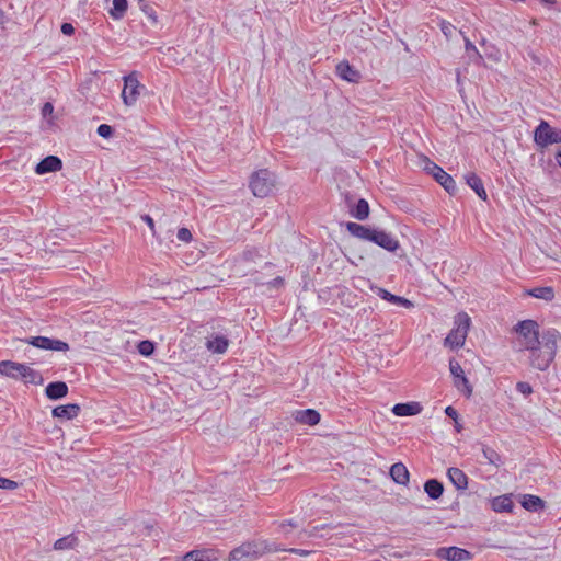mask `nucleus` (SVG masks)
Wrapping results in <instances>:
<instances>
[{
  "instance_id": "obj_1",
  "label": "nucleus",
  "mask_w": 561,
  "mask_h": 561,
  "mask_svg": "<svg viewBox=\"0 0 561 561\" xmlns=\"http://www.w3.org/2000/svg\"><path fill=\"white\" fill-rule=\"evenodd\" d=\"M513 331L516 333L517 350L528 352L529 367L546 371L554 360L561 345V333L554 329H548L540 333L539 324L530 319L518 321Z\"/></svg>"
},
{
  "instance_id": "obj_2",
  "label": "nucleus",
  "mask_w": 561,
  "mask_h": 561,
  "mask_svg": "<svg viewBox=\"0 0 561 561\" xmlns=\"http://www.w3.org/2000/svg\"><path fill=\"white\" fill-rule=\"evenodd\" d=\"M279 550H285V548L275 541L257 538L243 542L231 550L229 561H255L267 553L277 552Z\"/></svg>"
},
{
  "instance_id": "obj_3",
  "label": "nucleus",
  "mask_w": 561,
  "mask_h": 561,
  "mask_svg": "<svg viewBox=\"0 0 561 561\" xmlns=\"http://www.w3.org/2000/svg\"><path fill=\"white\" fill-rule=\"evenodd\" d=\"M0 374L14 380H22L25 383L42 385L44 381L39 371L27 364L12 360L0 362Z\"/></svg>"
},
{
  "instance_id": "obj_4",
  "label": "nucleus",
  "mask_w": 561,
  "mask_h": 561,
  "mask_svg": "<svg viewBox=\"0 0 561 561\" xmlns=\"http://www.w3.org/2000/svg\"><path fill=\"white\" fill-rule=\"evenodd\" d=\"M276 186V175L268 169H260L250 176L249 187L255 197L268 196Z\"/></svg>"
},
{
  "instance_id": "obj_5",
  "label": "nucleus",
  "mask_w": 561,
  "mask_h": 561,
  "mask_svg": "<svg viewBox=\"0 0 561 561\" xmlns=\"http://www.w3.org/2000/svg\"><path fill=\"white\" fill-rule=\"evenodd\" d=\"M470 323V317L466 312L458 313L454 319V328L446 336L444 344L453 350L462 347Z\"/></svg>"
},
{
  "instance_id": "obj_6",
  "label": "nucleus",
  "mask_w": 561,
  "mask_h": 561,
  "mask_svg": "<svg viewBox=\"0 0 561 561\" xmlns=\"http://www.w3.org/2000/svg\"><path fill=\"white\" fill-rule=\"evenodd\" d=\"M534 140L541 148L553 144H561V129L552 127L546 121H541L534 131Z\"/></svg>"
},
{
  "instance_id": "obj_7",
  "label": "nucleus",
  "mask_w": 561,
  "mask_h": 561,
  "mask_svg": "<svg viewBox=\"0 0 561 561\" xmlns=\"http://www.w3.org/2000/svg\"><path fill=\"white\" fill-rule=\"evenodd\" d=\"M138 72L133 71L124 77V88L122 91V99L125 105L133 106L136 104L140 90L145 87L139 82Z\"/></svg>"
},
{
  "instance_id": "obj_8",
  "label": "nucleus",
  "mask_w": 561,
  "mask_h": 561,
  "mask_svg": "<svg viewBox=\"0 0 561 561\" xmlns=\"http://www.w3.org/2000/svg\"><path fill=\"white\" fill-rule=\"evenodd\" d=\"M424 170L432 174L434 179L448 192L454 193L457 188L455 180L443 170L439 165L431 161L430 159H425Z\"/></svg>"
},
{
  "instance_id": "obj_9",
  "label": "nucleus",
  "mask_w": 561,
  "mask_h": 561,
  "mask_svg": "<svg viewBox=\"0 0 561 561\" xmlns=\"http://www.w3.org/2000/svg\"><path fill=\"white\" fill-rule=\"evenodd\" d=\"M370 241L389 252H394L400 247L396 237L378 229H374Z\"/></svg>"
},
{
  "instance_id": "obj_10",
  "label": "nucleus",
  "mask_w": 561,
  "mask_h": 561,
  "mask_svg": "<svg viewBox=\"0 0 561 561\" xmlns=\"http://www.w3.org/2000/svg\"><path fill=\"white\" fill-rule=\"evenodd\" d=\"M437 557L448 561H468L471 559L472 554L462 548L448 547L438 549Z\"/></svg>"
},
{
  "instance_id": "obj_11",
  "label": "nucleus",
  "mask_w": 561,
  "mask_h": 561,
  "mask_svg": "<svg viewBox=\"0 0 561 561\" xmlns=\"http://www.w3.org/2000/svg\"><path fill=\"white\" fill-rule=\"evenodd\" d=\"M62 168L61 160L56 156H48L41 160L36 167L35 172L39 175L46 174L49 172L59 171Z\"/></svg>"
},
{
  "instance_id": "obj_12",
  "label": "nucleus",
  "mask_w": 561,
  "mask_h": 561,
  "mask_svg": "<svg viewBox=\"0 0 561 561\" xmlns=\"http://www.w3.org/2000/svg\"><path fill=\"white\" fill-rule=\"evenodd\" d=\"M80 410V405L77 403L58 405L53 409V416L61 421H69L77 417Z\"/></svg>"
},
{
  "instance_id": "obj_13",
  "label": "nucleus",
  "mask_w": 561,
  "mask_h": 561,
  "mask_svg": "<svg viewBox=\"0 0 561 561\" xmlns=\"http://www.w3.org/2000/svg\"><path fill=\"white\" fill-rule=\"evenodd\" d=\"M206 348L214 354H224L229 346V340L225 335H213L206 341Z\"/></svg>"
},
{
  "instance_id": "obj_14",
  "label": "nucleus",
  "mask_w": 561,
  "mask_h": 561,
  "mask_svg": "<svg viewBox=\"0 0 561 561\" xmlns=\"http://www.w3.org/2000/svg\"><path fill=\"white\" fill-rule=\"evenodd\" d=\"M449 370H450V374L453 375V377L455 378V386L457 388H460L461 386H463L465 388H467V390L469 392H471L469 381L465 376V371H463L460 363L457 362L456 359H451L449 362Z\"/></svg>"
},
{
  "instance_id": "obj_15",
  "label": "nucleus",
  "mask_w": 561,
  "mask_h": 561,
  "mask_svg": "<svg viewBox=\"0 0 561 561\" xmlns=\"http://www.w3.org/2000/svg\"><path fill=\"white\" fill-rule=\"evenodd\" d=\"M294 419L298 423L306 425H317L320 420V413L313 409L298 410L294 413Z\"/></svg>"
},
{
  "instance_id": "obj_16",
  "label": "nucleus",
  "mask_w": 561,
  "mask_h": 561,
  "mask_svg": "<svg viewBox=\"0 0 561 561\" xmlns=\"http://www.w3.org/2000/svg\"><path fill=\"white\" fill-rule=\"evenodd\" d=\"M337 76L348 82H357L360 78V73L350 65L348 61L343 60L336 66Z\"/></svg>"
},
{
  "instance_id": "obj_17",
  "label": "nucleus",
  "mask_w": 561,
  "mask_h": 561,
  "mask_svg": "<svg viewBox=\"0 0 561 561\" xmlns=\"http://www.w3.org/2000/svg\"><path fill=\"white\" fill-rule=\"evenodd\" d=\"M447 477L457 490H466L467 489L468 477L461 469L456 468V467L449 468L447 470Z\"/></svg>"
},
{
  "instance_id": "obj_18",
  "label": "nucleus",
  "mask_w": 561,
  "mask_h": 561,
  "mask_svg": "<svg viewBox=\"0 0 561 561\" xmlns=\"http://www.w3.org/2000/svg\"><path fill=\"white\" fill-rule=\"evenodd\" d=\"M376 294L383 300L388 301V302H391V304H394V305H398V306H402L404 308H411L413 307V302L410 301L409 299L404 298V297H401V296H397V295H393L391 294L390 291H388L387 289L385 288H381V287H377L376 288Z\"/></svg>"
},
{
  "instance_id": "obj_19",
  "label": "nucleus",
  "mask_w": 561,
  "mask_h": 561,
  "mask_svg": "<svg viewBox=\"0 0 561 561\" xmlns=\"http://www.w3.org/2000/svg\"><path fill=\"white\" fill-rule=\"evenodd\" d=\"M345 227L353 237L370 241L374 229L352 221L346 222Z\"/></svg>"
},
{
  "instance_id": "obj_20",
  "label": "nucleus",
  "mask_w": 561,
  "mask_h": 561,
  "mask_svg": "<svg viewBox=\"0 0 561 561\" xmlns=\"http://www.w3.org/2000/svg\"><path fill=\"white\" fill-rule=\"evenodd\" d=\"M422 411L419 402L397 403L392 408V412L398 416H412Z\"/></svg>"
},
{
  "instance_id": "obj_21",
  "label": "nucleus",
  "mask_w": 561,
  "mask_h": 561,
  "mask_svg": "<svg viewBox=\"0 0 561 561\" xmlns=\"http://www.w3.org/2000/svg\"><path fill=\"white\" fill-rule=\"evenodd\" d=\"M466 183L474 191V193L482 199H488V194L484 188L483 182L476 173H468L465 175Z\"/></svg>"
},
{
  "instance_id": "obj_22",
  "label": "nucleus",
  "mask_w": 561,
  "mask_h": 561,
  "mask_svg": "<svg viewBox=\"0 0 561 561\" xmlns=\"http://www.w3.org/2000/svg\"><path fill=\"white\" fill-rule=\"evenodd\" d=\"M45 393L49 399L58 400L68 393V386L64 381H54L47 385Z\"/></svg>"
},
{
  "instance_id": "obj_23",
  "label": "nucleus",
  "mask_w": 561,
  "mask_h": 561,
  "mask_svg": "<svg viewBox=\"0 0 561 561\" xmlns=\"http://www.w3.org/2000/svg\"><path fill=\"white\" fill-rule=\"evenodd\" d=\"M390 476L394 482L405 485L409 482V471L407 467L401 463H394L390 468Z\"/></svg>"
},
{
  "instance_id": "obj_24",
  "label": "nucleus",
  "mask_w": 561,
  "mask_h": 561,
  "mask_svg": "<svg viewBox=\"0 0 561 561\" xmlns=\"http://www.w3.org/2000/svg\"><path fill=\"white\" fill-rule=\"evenodd\" d=\"M350 214L352 217H354L357 220H365L369 216V204L366 199L360 198L356 203L355 206H353L350 209Z\"/></svg>"
},
{
  "instance_id": "obj_25",
  "label": "nucleus",
  "mask_w": 561,
  "mask_h": 561,
  "mask_svg": "<svg viewBox=\"0 0 561 561\" xmlns=\"http://www.w3.org/2000/svg\"><path fill=\"white\" fill-rule=\"evenodd\" d=\"M522 506L530 512H538L545 507V502L539 496L525 494L522 500Z\"/></svg>"
},
{
  "instance_id": "obj_26",
  "label": "nucleus",
  "mask_w": 561,
  "mask_h": 561,
  "mask_svg": "<svg viewBox=\"0 0 561 561\" xmlns=\"http://www.w3.org/2000/svg\"><path fill=\"white\" fill-rule=\"evenodd\" d=\"M424 491L432 500H437L444 492L443 483L436 479H430L424 484Z\"/></svg>"
},
{
  "instance_id": "obj_27",
  "label": "nucleus",
  "mask_w": 561,
  "mask_h": 561,
  "mask_svg": "<svg viewBox=\"0 0 561 561\" xmlns=\"http://www.w3.org/2000/svg\"><path fill=\"white\" fill-rule=\"evenodd\" d=\"M492 508L495 512H511L513 508V502L510 496L507 495H501L496 496L492 501Z\"/></svg>"
},
{
  "instance_id": "obj_28",
  "label": "nucleus",
  "mask_w": 561,
  "mask_h": 561,
  "mask_svg": "<svg viewBox=\"0 0 561 561\" xmlns=\"http://www.w3.org/2000/svg\"><path fill=\"white\" fill-rule=\"evenodd\" d=\"M127 8H128L127 0H113V7L110 10V15L114 20H119L125 15Z\"/></svg>"
},
{
  "instance_id": "obj_29",
  "label": "nucleus",
  "mask_w": 561,
  "mask_h": 561,
  "mask_svg": "<svg viewBox=\"0 0 561 561\" xmlns=\"http://www.w3.org/2000/svg\"><path fill=\"white\" fill-rule=\"evenodd\" d=\"M529 294L538 299H543L546 301H551L554 298V290L552 287H535Z\"/></svg>"
},
{
  "instance_id": "obj_30",
  "label": "nucleus",
  "mask_w": 561,
  "mask_h": 561,
  "mask_svg": "<svg viewBox=\"0 0 561 561\" xmlns=\"http://www.w3.org/2000/svg\"><path fill=\"white\" fill-rule=\"evenodd\" d=\"M30 345L42 350H49L51 346V339L47 336H33L26 341Z\"/></svg>"
},
{
  "instance_id": "obj_31",
  "label": "nucleus",
  "mask_w": 561,
  "mask_h": 561,
  "mask_svg": "<svg viewBox=\"0 0 561 561\" xmlns=\"http://www.w3.org/2000/svg\"><path fill=\"white\" fill-rule=\"evenodd\" d=\"M482 453H483V456L484 458L491 463V465H494V466H500L501 465V457L500 455L492 448L490 447H483L482 449Z\"/></svg>"
},
{
  "instance_id": "obj_32",
  "label": "nucleus",
  "mask_w": 561,
  "mask_h": 561,
  "mask_svg": "<svg viewBox=\"0 0 561 561\" xmlns=\"http://www.w3.org/2000/svg\"><path fill=\"white\" fill-rule=\"evenodd\" d=\"M75 541H76V539L73 536H66V537L59 538L58 540L55 541L54 549L64 550V549L72 548Z\"/></svg>"
},
{
  "instance_id": "obj_33",
  "label": "nucleus",
  "mask_w": 561,
  "mask_h": 561,
  "mask_svg": "<svg viewBox=\"0 0 561 561\" xmlns=\"http://www.w3.org/2000/svg\"><path fill=\"white\" fill-rule=\"evenodd\" d=\"M137 348H138L139 354L148 357V356L152 355L154 352V343L149 340H145L138 344Z\"/></svg>"
},
{
  "instance_id": "obj_34",
  "label": "nucleus",
  "mask_w": 561,
  "mask_h": 561,
  "mask_svg": "<svg viewBox=\"0 0 561 561\" xmlns=\"http://www.w3.org/2000/svg\"><path fill=\"white\" fill-rule=\"evenodd\" d=\"M181 561H209V558L204 551L187 552Z\"/></svg>"
},
{
  "instance_id": "obj_35",
  "label": "nucleus",
  "mask_w": 561,
  "mask_h": 561,
  "mask_svg": "<svg viewBox=\"0 0 561 561\" xmlns=\"http://www.w3.org/2000/svg\"><path fill=\"white\" fill-rule=\"evenodd\" d=\"M293 527H297V524L294 523L291 519L283 522L278 525V533L284 535L285 538L289 539L290 537V529Z\"/></svg>"
},
{
  "instance_id": "obj_36",
  "label": "nucleus",
  "mask_w": 561,
  "mask_h": 561,
  "mask_svg": "<svg viewBox=\"0 0 561 561\" xmlns=\"http://www.w3.org/2000/svg\"><path fill=\"white\" fill-rule=\"evenodd\" d=\"M113 131V127L107 124H101L96 129L98 135L102 138H110Z\"/></svg>"
},
{
  "instance_id": "obj_37",
  "label": "nucleus",
  "mask_w": 561,
  "mask_h": 561,
  "mask_svg": "<svg viewBox=\"0 0 561 561\" xmlns=\"http://www.w3.org/2000/svg\"><path fill=\"white\" fill-rule=\"evenodd\" d=\"M516 390L525 397L533 393V387L528 382H525V381L517 382Z\"/></svg>"
},
{
  "instance_id": "obj_38",
  "label": "nucleus",
  "mask_w": 561,
  "mask_h": 561,
  "mask_svg": "<svg viewBox=\"0 0 561 561\" xmlns=\"http://www.w3.org/2000/svg\"><path fill=\"white\" fill-rule=\"evenodd\" d=\"M49 350L65 352L69 350V345L61 340L51 339V346Z\"/></svg>"
},
{
  "instance_id": "obj_39",
  "label": "nucleus",
  "mask_w": 561,
  "mask_h": 561,
  "mask_svg": "<svg viewBox=\"0 0 561 561\" xmlns=\"http://www.w3.org/2000/svg\"><path fill=\"white\" fill-rule=\"evenodd\" d=\"M440 30H442L443 34L446 36V38H450L453 36V33L456 30V27L449 22L442 21Z\"/></svg>"
},
{
  "instance_id": "obj_40",
  "label": "nucleus",
  "mask_w": 561,
  "mask_h": 561,
  "mask_svg": "<svg viewBox=\"0 0 561 561\" xmlns=\"http://www.w3.org/2000/svg\"><path fill=\"white\" fill-rule=\"evenodd\" d=\"M176 237L180 241L190 242L192 240V233L187 228H180L178 230Z\"/></svg>"
},
{
  "instance_id": "obj_41",
  "label": "nucleus",
  "mask_w": 561,
  "mask_h": 561,
  "mask_svg": "<svg viewBox=\"0 0 561 561\" xmlns=\"http://www.w3.org/2000/svg\"><path fill=\"white\" fill-rule=\"evenodd\" d=\"M18 488V482L0 477V489L14 490Z\"/></svg>"
},
{
  "instance_id": "obj_42",
  "label": "nucleus",
  "mask_w": 561,
  "mask_h": 561,
  "mask_svg": "<svg viewBox=\"0 0 561 561\" xmlns=\"http://www.w3.org/2000/svg\"><path fill=\"white\" fill-rule=\"evenodd\" d=\"M325 528V525H321V526H314L312 527L311 529H308V530H301V534L306 535V537L309 539V538H314L318 536V531L320 529H324Z\"/></svg>"
},
{
  "instance_id": "obj_43",
  "label": "nucleus",
  "mask_w": 561,
  "mask_h": 561,
  "mask_svg": "<svg viewBox=\"0 0 561 561\" xmlns=\"http://www.w3.org/2000/svg\"><path fill=\"white\" fill-rule=\"evenodd\" d=\"M445 414H446L448 417L453 419L455 422H457L458 416H459V415H458L457 410H456L454 407H451V405H448V407L445 409Z\"/></svg>"
},
{
  "instance_id": "obj_44",
  "label": "nucleus",
  "mask_w": 561,
  "mask_h": 561,
  "mask_svg": "<svg viewBox=\"0 0 561 561\" xmlns=\"http://www.w3.org/2000/svg\"><path fill=\"white\" fill-rule=\"evenodd\" d=\"M284 551H288L290 553H294V554H298L300 557H307L310 554V551L309 550H305V549H297V548H289V549H286Z\"/></svg>"
},
{
  "instance_id": "obj_45",
  "label": "nucleus",
  "mask_w": 561,
  "mask_h": 561,
  "mask_svg": "<svg viewBox=\"0 0 561 561\" xmlns=\"http://www.w3.org/2000/svg\"><path fill=\"white\" fill-rule=\"evenodd\" d=\"M61 32L65 35H72L75 33V27L70 23H64L61 25Z\"/></svg>"
},
{
  "instance_id": "obj_46",
  "label": "nucleus",
  "mask_w": 561,
  "mask_h": 561,
  "mask_svg": "<svg viewBox=\"0 0 561 561\" xmlns=\"http://www.w3.org/2000/svg\"><path fill=\"white\" fill-rule=\"evenodd\" d=\"M141 219L148 225V227L150 228L152 233H154L156 229H154V221H153V219L149 215H142Z\"/></svg>"
},
{
  "instance_id": "obj_47",
  "label": "nucleus",
  "mask_w": 561,
  "mask_h": 561,
  "mask_svg": "<svg viewBox=\"0 0 561 561\" xmlns=\"http://www.w3.org/2000/svg\"><path fill=\"white\" fill-rule=\"evenodd\" d=\"M465 48L467 53L479 54L477 47L468 38H465Z\"/></svg>"
},
{
  "instance_id": "obj_48",
  "label": "nucleus",
  "mask_w": 561,
  "mask_h": 561,
  "mask_svg": "<svg viewBox=\"0 0 561 561\" xmlns=\"http://www.w3.org/2000/svg\"><path fill=\"white\" fill-rule=\"evenodd\" d=\"M54 111V106L51 103H45L43 108H42V113L44 116L48 115V114H51Z\"/></svg>"
},
{
  "instance_id": "obj_49",
  "label": "nucleus",
  "mask_w": 561,
  "mask_h": 561,
  "mask_svg": "<svg viewBox=\"0 0 561 561\" xmlns=\"http://www.w3.org/2000/svg\"><path fill=\"white\" fill-rule=\"evenodd\" d=\"M284 284V279L282 277H275L274 279H272L271 282H268V286H272V287H279Z\"/></svg>"
},
{
  "instance_id": "obj_50",
  "label": "nucleus",
  "mask_w": 561,
  "mask_h": 561,
  "mask_svg": "<svg viewBox=\"0 0 561 561\" xmlns=\"http://www.w3.org/2000/svg\"><path fill=\"white\" fill-rule=\"evenodd\" d=\"M306 539H308L306 537V535L301 534V531H299L297 534V536L295 537V539L293 540V542H304Z\"/></svg>"
},
{
  "instance_id": "obj_51",
  "label": "nucleus",
  "mask_w": 561,
  "mask_h": 561,
  "mask_svg": "<svg viewBox=\"0 0 561 561\" xmlns=\"http://www.w3.org/2000/svg\"><path fill=\"white\" fill-rule=\"evenodd\" d=\"M540 2L547 4V5H552L556 3V0H539Z\"/></svg>"
},
{
  "instance_id": "obj_52",
  "label": "nucleus",
  "mask_w": 561,
  "mask_h": 561,
  "mask_svg": "<svg viewBox=\"0 0 561 561\" xmlns=\"http://www.w3.org/2000/svg\"><path fill=\"white\" fill-rule=\"evenodd\" d=\"M556 159H557L558 164L561 167V149L558 151Z\"/></svg>"
},
{
  "instance_id": "obj_53",
  "label": "nucleus",
  "mask_w": 561,
  "mask_h": 561,
  "mask_svg": "<svg viewBox=\"0 0 561 561\" xmlns=\"http://www.w3.org/2000/svg\"><path fill=\"white\" fill-rule=\"evenodd\" d=\"M455 423H456V426H455V427H456V431H457V432H460V431L462 430V426L458 423V421H457V422H455Z\"/></svg>"
}]
</instances>
